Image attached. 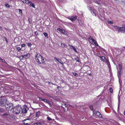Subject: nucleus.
Returning a JSON list of instances; mask_svg holds the SVG:
<instances>
[{"label": "nucleus", "mask_w": 125, "mask_h": 125, "mask_svg": "<svg viewBox=\"0 0 125 125\" xmlns=\"http://www.w3.org/2000/svg\"><path fill=\"white\" fill-rule=\"evenodd\" d=\"M75 59L76 61L77 62H80V60L79 58L77 57H76L75 58Z\"/></svg>", "instance_id": "22"}, {"label": "nucleus", "mask_w": 125, "mask_h": 125, "mask_svg": "<svg viewBox=\"0 0 125 125\" xmlns=\"http://www.w3.org/2000/svg\"><path fill=\"white\" fill-rule=\"evenodd\" d=\"M61 47L62 48L66 47L67 45L64 43H61Z\"/></svg>", "instance_id": "19"}, {"label": "nucleus", "mask_w": 125, "mask_h": 125, "mask_svg": "<svg viewBox=\"0 0 125 125\" xmlns=\"http://www.w3.org/2000/svg\"><path fill=\"white\" fill-rule=\"evenodd\" d=\"M16 49L17 51H19L21 50V49L19 47H18L16 48Z\"/></svg>", "instance_id": "33"}, {"label": "nucleus", "mask_w": 125, "mask_h": 125, "mask_svg": "<svg viewBox=\"0 0 125 125\" xmlns=\"http://www.w3.org/2000/svg\"><path fill=\"white\" fill-rule=\"evenodd\" d=\"M41 114L40 112L39 111L36 112L35 113V116L36 117H39Z\"/></svg>", "instance_id": "16"}, {"label": "nucleus", "mask_w": 125, "mask_h": 125, "mask_svg": "<svg viewBox=\"0 0 125 125\" xmlns=\"http://www.w3.org/2000/svg\"><path fill=\"white\" fill-rule=\"evenodd\" d=\"M2 28L0 26V30H2Z\"/></svg>", "instance_id": "46"}, {"label": "nucleus", "mask_w": 125, "mask_h": 125, "mask_svg": "<svg viewBox=\"0 0 125 125\" xmlns=\"http://www.w3.org/2000/svg\"><path fill=\"white\" fill-rule=\"evenodd\" d=\"M88 8L89 9V10H90V11H92V9L91 7L89 6H88Z\"/></svg>", "instance_id": "31"}, {"label": "nucleus", "mask_w": 125, "mask_h": 125, "mask_svg": "<svg viewBox=\"0 0 125 125\" xmlns=\"http://www.w3.org/2000/svg\"><path fill=\"white\" fill-rule=\"evenodd\" d=\"M89 39L92 40V42L94 43V44H95V45L96 46L98 47H100V46L98 45V44L97 42L93 38L91 37H89Z\"/></svg>", "instance_id": "7"}, {"label": "nucleus", "mask_w": 125, "mask_h": 125, "mask_svg": "<svg viewBox=\"0 0 125 125\" xmlns=\"http://www.w3.org/2000/svg\"><path fill=\"white\" fill-rule=\"evenodd\" d=\"M123 47L125 49V46Z\"/></svg>", "instance_id": "53"}, {"label": "nucleus", "mask_w": 125, "mask_h": 125, "mask_svg": "<svg viewBox=\"0 0 125 125\" xmlns=\"http://www.w3.org/2000/svg\"><path fill=\"white\" fill-rule=\"evenodd\" d=\"M90 109L91 110H93V108L92 106H90Z\"/></svg>", "instance_id": "44"}, {"label": "nucleus", "mask_w": 125, "mask_h": 125, "mask_svg": "<svg viewBox=\"0 0 125 125\" xmlns=\"http://www.w3.org/2000/svg\"><path fill=\"white\" fill-rule=\"evenodd\" d=\"M43 98H41V100H42L43 101Z\"/></svg>", "instance_id": "50"}, {"label": "nucleus", "mask_w": 125, "mask_h": 125, "mask_svg": "<svg viewBox=\"0 0 125 125\" xmlns=\"http://www.w3.org/2000/svg\"><path fill=\"white\" fill-rule=\"evenodd\" d=\"M21 108L20 107H15L13 108L12 112L13 113L15 114H18L20 113V111Z\"/></svg>", "instance_id": "3"}, {"label": "nucleus", "mask_w": 125, "mask_h": 125, "mask_svg": "<svg viewBox=\"0 0 125 125\" xmlns=\"http://www.w3.org/2000/svg\"><path fill=\"white\" fill-rule=\"evenodd\" d=\"M70 106H71H71H71V105H70Z\"/></svg>", "instance_id": "58"}, {"label": "nucleus", "mask_w": 125, "mask_h": 125, "mask_svg": "<svg viewBox=\"0 0 125 125\" xmlns=\"http://www.w3.org/2000/svg\"><path fill=\"white\" fill-rule=\"evenodd\" d=\"M34 125H41V124L39 123H34Z\"/></svg>", "instance_id": "27"}, {"label": "nucleus", "mask_w": 125, "mask_h": 125, "mask_svg": "<svg viewBox=\"0 0 125 125\" xmlns=\"http://www.w3.org/2000/svg\"><path fill=\"white\" fill-rule=\"evenodd\" d=\"M104 62H106V63L108 67L109 68L110 64L109 61H108L107 59V61H105Z\"/></svg>", "instance_id": "20"}, {"label": "nucleus", "mask_w": 125, "mask_h": 125, "mask_svg": "<svg viewBox=\"0 0 125 125\" xmlns=\"http://www.w3.org/2000/svg\"><path fill=\"white\" fill-rule=\"evenodd\" d=\"M115 29L119 33H125V26L120 27L116 26H114Z\"/></svg>", "instance_id": "1"}, {"label": "nucleus", "mask_w": 125, "mask_h": 125, "mask_svg": "<svg viewBox=\"0 0 125 125\" xmlns=\"http://www.w3.org/2000/svg\"><path fill=\"white\" fill-rule=\"evenodd\" d=\"M21 1L23 3L27 4H28L30 2L28 0H21Z\"/></svg>", "instance_id": "12"}, {"label": "nucleus", "mask_w": 125, "mask_h": 125, "mask_svg": "<svg viewBox=\"0 0 125 125\" xmlns=\"http://www.w3.org/2000/svg\"><path fill=\"white\" fill-rule=\"evenodd\" d=\"M59 86H58L57 87V88H59Z\"/></svg>", "instance_id": "55"}, {"label": "nucleus", "mask_w": 125, "mask_h": 125, "mask_svg": "<svg viewBox=\"0 0 125 125\" xmlns=\"http://www.w3.org/2000/svg\"><path fill=\"white\" fill-rule=\"evenodd\" d=\"M4 28L6 30H8V29L6 28Z\"/></svg>", "instance_id": "48"}, {"label": "nucleus", "mask_w": 125, "mask_h": 125, "mask_svg": "<svg viewBox=\"0 0 125 125\" xmlns=\"http://www.w3.org/2000/svg\"><path fill=\"white\" fill-rule=\"evenodd\" d=\"M0 60H1L2 61V62H5V61L4 60L2 59L1 58H0Z\"/></svg>", "instance_id": "39"}, {"label": "nucleus", "mask_w": 125, "mask_h": 125, "mask_svg": "<svg viewBox=\"0 0 125 125\" xmlns=\"http://www.w3.org/2000/svg\"><path fill=\"white\" fill-rule=\"evenodd\" d=\"M68 46L71 49H72L73 50H74L75 52H77V51L76 49V48L74 46L71 45L70 44L68 45Z\"/></svg>", "instance_id": "11"}, {"label": "nucleus", "mask_w": 125, "mask_h": 125, "mask_svg": "<svg viewBox=\"0 0 125 125\" xmlns=\"http://www.w3.org/2000/svg\"><path fill=\"white\" fill-rule=\"evenodd\" d=\"M100 58V60L104 62H105V61H107V59H105V57L104 56H99Z\"/></svg>", "instance_id": "10"}, {"label": "nucleus", "mask_w": 125, "mask_h": 125, "mask_svg": "<svg viewBox=\"0 0 125 125\" xmlns=\"http://www.w3.org/2000/svg\"><path fill=\"white\" fill-rule=\"evenodd\" d=\"M4 109H0V112H2L4 111Z\"/></svg>", "instance_id": "43"}, {"label": "nucleus", "mask_w": 125, "mask_h": 125, "mask_svg": "<svg viewBox=\"0 0 125 125\" xmlns=\"http://www.w3.org/2000/svg\"><path fill=\"white\" fill-rule=\"evenodd\" d=\"M28 20L29 21V23H31V22H30V20L29 19H28Z\"/></svg>", "instance_id": "47"}, {"label": "nucleus", "mask_w": 125, "mask_h": 125, "mask_svg": "<svg viewBox=\"0 0 125 125\" xmlns=\"http://www.w3.org/2000/svg\"><path fill=\"white\" fill-rule=\"evenodd\" d=\"M31 3H30L29 6L30 7H32L33 8H35V5L34 4L32 3L31 2H30Z\"/></svg>", "instance_id": "18"}, {"label": "nucleus", "mask_w": 125, "mask_h": 125, "mask_svg": "<svg viewBox=\"0 0 125 125\" xmlns=\"http://www.w3.org/2000/svg\"><path fill=\"white\" fill-rule=\"evenodd\" d=\"M73 73L74 76H78V75L77 73Z\"/></svg>", "instance_id": "34"}, {"label": "nucleus", "mask_w": 125, "mask_h": 125, "mask_svg": "<svg viewBox=\"0 0 125 125\" xmlns=\"http://www.w3.org/2000/svg\"><path fill=\"white\" fill-rule=\"evenodd\" d=\"M103 51L104 52H106V51H105V50H104V49H103Z\"/></svg>", "instance_id": "49"}, {"label": "nucleus", "mask_w": 125, "mask_h": 125, "mask_svg": "<svg viewBox=\"0 0 125 125\" xmlns=\"http://www.w3.org/2000/svg\"><path fill=\"white\" fill-rule=\"evenodd\" d=\"M77 17L76 15H74L71 16H69L67 18L71 20L72 22H73L76 19Z\"/></svg>", "instance_id": "6"}, {"label": "nucleus", "mask_w": 125, "mask_h": 125, "mask_svg": "<svg viewBox=\"0 0 125 125\" xmlns=\"http://www.w3.org/2000/svg\"><path fill=\"white\" fill-rule=\"evenodd\" d=\"M26 55H30V54L29 53H28L27 54H26Z\"/></svg>", "instance_id": "54"}, {"label": "nucleus", "mask_w": 125, "mask_h": 125, "mask_svg": "<svg viewBox=\"0 0 125 125\" xmlns=\"http://www.w3.org/2000/svg\"><path fill=\"white\" fill-rule=\"evenodd\" d=\"M5 107L6 108L7 110L8 111L12 110L13 108V105L11 104H6L5 106Z\"/></svg>", "instance_id": "5"}, {"label": "nucleus", "mask_w": 125, "mask_h": 125, "mask_svg": "<svg viewBox=\"0 0 125 125\" xmlns=\"http://www.w3.org/2000/svg\"><path fill=\"white\" fill-rule=\"evenodd\" d=\"M29 121V120L28 119H25L23 121L22 123L25 125H28L30 124V123Z\"/></svg>", "instance_id": "9"}, {"label": "nucleus", "mask_w": 125, "mask_h": 125, "mask_svg": "<svg viewBox=\"0 0 125 125\" xmlns=\"http://www.w3.org/2000/svg\"><path fill=\"white\" fill-rule=\"evenodd\" d=\"M119 70H120V71H121V70L122 69V67L121 66L120 64H119Z\"/></svg>", "instance_id": "38"}, {"label": "nucleus", "mask_w": 125, "mask_h": 125, "mask_svg": "<svg viewBox=\"0 0 125 125\" xmlns=\"http://www.w3.org/2000/svg\"><path fill=\"white\" fill-rule=\"evenodd\" d=\"M4 38L5 40H6V41L7 43H8V41L7 39L6 38L5 36H4Z\"/></svg>", "instance_id": "37"}, {"label": "nucleus", "mask_w": 125, "mask_h": 125, "mask_svg": "<svg viewBox=\"0 0 125 125\" xmlns=\"http://www.w3.org/2000/svg\"><path fill=\"white\" fill-rule=\"evenodd\" d=\"M43 34L45 37H47L48 36V34L46 32H44L43 33Z\"/></svg>", "instance_id": "23"}, {"label": "nucleus", "mask_w": 125, "mask_h": 125, "mask_svg": "<svg viewBox=\"0 0 125 125\" xmlns=\"http://www.w3.org/2000/svg\"><path fill=\"white\" fill-rule=\"evenodd\" d=\"M25 44H23L21 45V47H24L25 46Z\"/></svg>", "instance_id": "42"}, {"label": "nucleus", "mask_w": 125, "mask_h": 125, "mask_svg": "<svg viewBox=\"0 0 125 125\" xmlns=\"http://www.w3.org/2000/svg\"><path fill=\"white\" fill-rule=\"evenodd\" d=\"M110 92L112 93H113V90L111 87H110L109 89Z\"/></svg>", "instance_id": "26"}, {"label": "nucleus", "mask_w": 125, "mask_h": 125, "mask_svg": "<svg viewBox=\"0 0 125 125\" xmlns=\"http://www.w3.org/2000/svg\"><path fill=\"white\" fill-rule=\"evenodd\" d=\"M119 106H118V109H119Z\"/></svg>", "instance_id": "56"}, {"label": "nucleus", "mask_w": 125, "mask_h": 125, "mask_svg": "<svg viewBox=\"0 0 125 125\" xmlns=\"http://www.w3.org/2000/svg\"><path fill=\"white\" fill-rule=\"evenodd\" d=\"M121 72L120 71L119 72H118V76L119 78V80L120 77H121Z\"/></svg>", "instance_id": "21"}, {"label": "nucleus", "mask_w": 125, "mask_h": 125, "mask_svg": "<svg viewBox=\"0 0 125 125\" xmlns=\"http://www.w3.org/2000/svg\"><path fill=\"white\" fill-rule=\"evenodd\" d=\"M124 115H125V110L124 111Z\"/></svg>", "instance_id": "52"}, {"label": "nucleus", "mask_w": 125, "mask_h": 125, "mask_svg": "<svg viewBox=\"0 0 125 125\" xmlns=\"http://www.w3.org/2000/svg\"><path fill=\"white\" fill-rule=\"evenodd\" d=\"M27 108L26 107H24L22 110V114L26 113L27 112Z\"/></svg>", "instance_id": "13"}, {"label": "nucleus", "mask_w": 125, "mask_h": 125, "mask_svg": "<svg viewBox=\"0 0 125 125\" xmlns=\"http://www.w3.org/2000/svg\"><path fill=\"white\" fill-rule=\"evenodd\" d=\"M35 59L36 61L39 63L44 62L43 58L41 55H36Z\"/></svg>", "instance_id": "2"}, {"label": "nucleus", "mask_w": 125, "mask_h": 125, "mask_svg": "<svg viewBox=\"0 0 125 125\" xmlns=\"http://www.w3.org/2000/svg\"><path fill=\"white\" fill-rule=\"evenodd\" d=\"M28 55H21L20 56H18L17 57H18L21 60L23 59H24L25 58H26V57Z\"/></svg>", "instance_id": "8"}, {"label": "nucleus", "mask_w": 125, "mask_h": 125, "mask_svg": "<svg viewBox=\"0 0 125 125\" xmlns=\"http://www.w3.org/2000/svg\"><path fill=\"white\" fill-rule=\"evenodd\" d=\"M32 45V44L30 43H28V45L29 46V47H31Z\"/></svg>", "instance_id": "28"}, {"label": "nucleus", "mask_w": 125, "mask_h": 125, "mask_svg": "<svg viewBox=\"0 0 125 125\" xmlns=\"http://www.w3.org/2000/svg\"><path fill=\"white\" fill-rule=\"evenodd\" d=\"M19 13H21V14L22 12L21 10V9H19Z\"/></svg>", "instance_id": "35"}, {"label": "nucleus", "mask_w": 125, "mask_h": 125, "mask_svg": "<svg viewBox=\"0 0 125 125\" xmlns=\"http://www.w3.org/2000/svg\"><path fill=\"white\" fill-rule=\"evenodd\" d=\"M61 33L63 34L66 35V36H67L68 34L67 33L66 31L64 30H62Z\"/></svg>", "instance_id": "17"}, {"label": "nucleus", "mask_w": 125, "mask_h": 125, "mask_svg": "<svg viewBox=\"0 0 125 125\" xmlns=\"http://www.w3.org/2000/svg\"><path fill=\"white\" fill-rule=\"evenodd\" d=\"M79 23L81 25H83V24H82H82H81L80 23V22H79Z\"/></svg>", "instance_id": "51"}, {"label": "nucleus", "mask_w": 125, "mask_h": 125, "mask_svg": "<svg viewBox=\"0 0 125 125\" xmlns=\"http://www.w3.org/2000/svg\"><path fill=\"white\" fill-rule=\"evenodd\" d=\"M6 99L4 97H2L0 99V105L2 106H4L6 103Z\"/></svg>", "instance_id": "4"}, {"label": "nucleus", "mask_w": 125, "mask_h": 125, "mask_svg": "<svg viewBox=\"0 0 125 125\" xmlns=\"http://www.w3.org/2000/svg\"><path fill=\"white\" fill-rule=\"evenodd\" d=\"M54 58L55 59L57 60L61 64H62L63 63L62 62L60 59H58L56 57H55Z\"/></svg>", "instance_id": "15"}, {"label": "nucleus", "mask_w": 125, "mask_h": 125, "mask_svg": "<svg viewBox=\"0 0 125 125\" xmlns=\"http://www.w3.org/2000/svg\"><path fill=\"white\" fill-rule=\"evenodd\" d=\"M43 101H44L45 102H47V100L46 99H43Z\"/></svg>", "instance_id": "45"}, {"label": "nucleus", "mask_w": 125, "mask_h": 125, "mask_svg": "<svg viewBox=\"0 0 125 125\" xmlns=\"http://www.w3.org/2000/svg\"><path fill=\"white\" fill-rule=\"evenodd\" d=\"M35 35L37 36L39 35L38 32L37 31H36L35 32Z\"/></svg>", "instance_id": "30"}, {"label": "nucleus", "mask_w": 125, "mask_h": 125, "mask_svg": "<svg viewBox=\"0 0 125 125\" xmlns=\"http://www.w3.org/2000/svg\"><path fill=\"white\" fill-rule=\"evenodd\" d=\"M115 0V1H117L118 0Z\"/></svg>", "instance_id": "57"}, {"label": "nucleus", "mask_w": 125, "mask_h": 125, "mask_svg": "<svg viewBox=\"0 0 125 125\" xmlns=\"http://www.w3.org/2000/svg\"><path fill=\"white\" fill-rule=\"evenodd\" d=\"M108 23L109 24H111L113 23V22L111 21H108Z\"/></svg>", "instance_id": "32"}, {"label": "nucleus", "mask_w": 125, "mask_h": 125, "mask_svg": "<svg viewBox=\"0 0 125 125\" xmlns=\"http://www.w3.org/2000/svg\"><path fill=\"white\" fill-rule=\"evenodd\" d=\"M47 119L49 121H51L52 120V119L51 118L49 117H47Z\"/></svg>", "instance_id": "36"}, {"label": "nucleus", "mask_w": 125, "mask_h": 125, "mask_svg": "<svg viewBox=\"0 0 125 125\" xmlns=\"http://www.w3.org/2000/svg\"><path fill=\"white\" fill-rule=\"evenodd\" d=\"M91 12L92 14L94 15H95L96 16V14L95 13H94V11L93 10H92V11H91Z\"/></svg>", "instance_id": "25"}, {"label": "nucleus", "mask_w": 125, "mask_h": 125, "mask_svg": "<svg viewBox=\"0 0 125 125\" xmlns=\"http://www.w3.org/2000/svg\"><path fill=\"white\" fill-rule=\"evenodd\" d=\"M95 3L97 4L98 5H100V4L98 1H96L95 2Z\"/></svg>", "instance_id": "40"}, {"label": "nucleus", "mask_w": 125, "mask_h": 125, "mask_svg": "<svg viewBox=\"0 0 125 125\" xmlns=\"http://www.w3.org/2000/svg\"><path fill=\"white\" fill-rule=\"evenodd\" d=\"M6 7L8 8H10V6L8 4H5Z\"/></svg>", "instance_id": "24"}, {"label": "nucleus", "mask_w": 125, "mask_h": 125, "mask_svg": "<svg viewBox=\"0 0 125 125\" xmlns=\"http://www.w3.org/2000/svg\"><path fill=\"white\" fill-rule=\"evenodd\" d=\"M96 115L99 117H102V115L100 112H96Z\"/></svg>", "instance_id": "14"}, {"label": "nucleus", "mask_w": 125, "mask_h": 125, "mask_svg": "<svg viewBox=\"0 0 125 125\" xmlns=\"http://www.w3.org/2000/svg\"><path fill=\"white\" fill-rule=\"evenodd\" d=\"M3 115H4L8 116L9 115V114L6 113L4 114Z\"/></svg>", "instance_id": "41"}, {"label": "nucleus", "mask_w": 125, "mask_h": 125, "mask_svg": "<svg viewBox=\"0 0 125 125\" xmlns=\"http://www.w3.org/2000/svg\"><path fill=\"white\" fill-rule=\"evenodd\" d=\"M57 30L59 31H60V32L61 33L62 32V30H62V29H60V28H59V29H58Z\"/></svg>", "instance_id": "29"}]
</instances>
